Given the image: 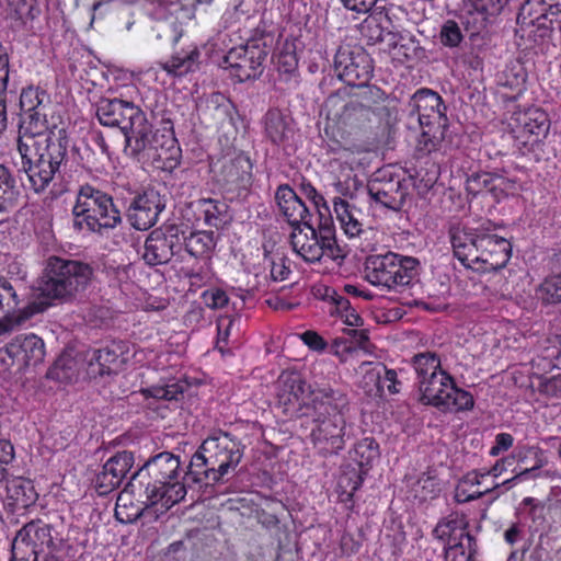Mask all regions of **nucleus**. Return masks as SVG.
Returning a JSON list of instances; mask_svg holds the SVG:
<instances>
[{
    "label": "nucleus",
    "mask_w": 561,
    "mask_h": 561,
    "mask_svg": "<svg viewBox=\"0 0 561 561\" xmlns=\"http://www.w3.org/2000/svg\"><path fill=\"white\" fill-rule=\"evenodd\" d=\"M188 209L194 216L197 225L203 224L207 227L222 228L230 220L229 206L222 199L199 198L188 205Z\"/></svg>",
    "instance_id": "33"
},
{
    "label": "nucleus",
    "mask_w": 561,
    "mask_h": 561,
    "mask_svg": "<svg viewBox=\"0 0 561 561\" xmlns=\"http://www.w3.org/2000/svg\"><path fill=\"white\" fill-rule=\"evenodd\" d=\"M510 0H468L454 18L445 20L439 28V44L448 49L461 48L486 16H497Z\"/></svg>",
    "instance_id": "11"
},
{
    "label": "nucleus",
    "mask_w": 561,
    "mask_h": 561,
    "mask_svg": "<svg viewBox=\"0 0 561 561\" xmlns=\"http://www.w3.org/2000/svg\"><path fill=\"white\" fill-rule=\"evenodd\" d=\"M367 473V471L358 467H353L352 465H347L343 468L336 486L340 502L353 505L354 494L363 485Z\"/></svg>",
    "instance_id": "40"
},
{
    "label": "nucleus",
    "mask_w": 561,
    "mask_h": 561,
    "mask_svg": "<svg viewBox=\"0 0 561 561\" xmlns=\"http://www.w3.org/2000/svg\"><path fill=\"white\" fill-rule=\"evenodd\" d=\"M324 107L327 119L323 139L328 151L333 153L353 152L354 140L373 128L380 113L359 102H346L339 95H330Z\"/></svg>",
    "instance_id": "5"
},
{
    "label": "nucleus",
    "mask_w": 561,
    "mask_h": 561,
    "mask_svg": "<svg viewBox=\"0 0 561 561\" xmlns=\"http://www.w3.org/2000/svg\"><path fill=\"white\" fill-rule=\"evenodd\" d=\"M73 360L71 358L60 356L47 371V377L60 382H66L72 378Z\"/></svg>",
    "instance_id": "56"
},
{
    "label": "nucleus",
    "mask_w": 561,
    "mask_h": 561,
    "mask_svg": "<svg viewBox=\"0 0 561 561\" xmlns=\"http://www.w3.org/2000/svg\"><path fill=\"white\" fill-rule=\"evenodd\" d=\"M527 77L525 64L514 59L497 75L496 82L500 88L507 90L504 92L507 100H516L526 90Z\"/></svg>",
    "instance_id": "35"
},
{
    "label": "nucleus",
    "mask_w": 561,
    "mask_h": 561,
    "mask_svg": "<svg viewBox=\"0 0 561 561\" xmlns=\"http://www.w3.org/2000/svg\"><path fill=\"white\" fill-rule=\"evenodd\" d=\"M10 77V56L8 48L0 43V94H7Z\"/></svg>",
    "instance_id": "61"
},
{
    "label": "nucleus",
    "mask_w": 561,
    "mask_h": 561,
    "mask_svg": "<svg viewBox=\"0 0 561 561\" xmlns=\"http://www.w3.org/2000/svg\"><path fill=\"white\" fill-rule=\"evenodd\" d=\"M165 203L161 194L154 188H147L138 193L127 209V219L137 230H148L158 220Z\"/></svg>",
    "instance_id": "27"
},
{
    "label": "nucleus",
    "mask_w": 561,
    "mask_h": 561,
    "mask_svg": "<svg viewBox=\"0 0 561 561\" xmlns=\"http://www.w3.org/2000/svg\"><path fill=\"white\" fill-rule=\"evenodd\" d=\"M331 386L311 388L297 371H283L276 383L277 405L288 417H306L313 411L317 392L333 391Z\"/></svg>",
    "instance_id": "15"
},
{
    "label": "nucleus",
    "mask_w": 561,
    "mask_h": 561,
    "mask_svg": "<svg viewBox=\"0 0 561 561\" xmlns=\"http://www.w3.org/2000/svg\"><path fill=\"white\" fill-rule=\"evenodd\" d=\"M68 147V131L56 126L44 133L43 137L19 135L18 138V151L22 158V165L53 169V172H58L66 159Z\"/></svg>",
    "instance_id": "12"
},
{
    "label": "nucleus",
    "mask_w": 561,
    "mask_h": 561,
    "mask_svg": "<svg viewBox=\"0 0 561 561\" xmlns=\"http://www.w3.org/2000/svg\"><path fill=\"white\" fill-rule=\"evenodd\" d=\"M127 353L124 342H112L105 347L93 351L89 368L92 374L101 377L117 375L128 360Z\"/></svg>",
    "instance_id": "32"
},
{
    "label": "nucleus",
    "mask_w": 561,
    "mask_h": 561,
    "mask_svg": "<svg viewBox=\"0 0 561 561\" xmlns=\"http://www.w3.org/2000/svg\"><path fill=\"white\" fill-rule=\"evenodd\" d=\"M289 240L294 252L307 263L344 257L329 207H324L322 213L319 210L316 221L294 228Z\"/></svg>",
    "instance_id": "6"
},
{
    "label": "nucleus",
    "mask_w": 561,
    "mask_h": 561,
    "mask_svg": "<svg viewBox=\"0 0 561 561\" xmlns=\"http://www.w3.org/2000/svg\"><path fill=\"white\" fill-rule=\"evenodd\" d=\"M197 260H209L216 248V239L213 231L197 230L182 239V247Z\"/></svg>",
    "instance_id": "42"
},
{
    "label": "nucleus",
    "mask_w": 561,
    "mask_h": 561,
    "mask_svg": "<svg viewBox=\"0 0 561 561\" xmlns=\"http://www.w3.org/2000/svg\"><path fill=\"white\" fill-rule=\"evenodd\" d=\"M7 505L12 511L25 510L37 500V493L30 479L13 477L5 483Z\"/></svg>",
    "instance_id": "38"
},
{
    "label": "nucleus",
    "mask_w": 561,
    "mask_h": 561,
    "mask_svg": "<svg viewBox=\"0 0 561 561\" xmlns=\"http://www.w3.org/2000/svg\"><path fill=\"white\" fill-rule=\"evenodd\" d=\"M144 111L133 102L121 99H102L96 107L101 125L117 127L125 136L126 147L131 146L134 135H144Z\"/></svg>",
    "instance_id": "17"
},
{
    "label": "nucleus",
    "mask_w": 561,
    "mask_h": 561,
    "mask_svg": "<svg viewBox=\"0 0 561 561\" xmlns=\"http://www.w3.org/2000/svg\"><path fill=\"white\" fill-rule=\"evenodd\" d=\"M442 105V96L426 88L419 89L409 101L410 115L416 116L422 128L416 147L420 152L431 153L440 147L447 121Z\"/></svg>",
    "instance_id": "13"
},
{
    "label": "nucleus",
    "mask_w": 561,
    "mask_h": 561,
    "mask_svg": "<svg viewBox=\"0 0 561 561\" xmlns=\"http://www.w3.org/2000/svg\"><path fill=\"white\" fill-rule=\"evenodd\" d=\"M368 376L371 379H376L378 388H387L391 394L400 391V381L398 380V375L394 369H388L386 366H380L379 369L370 373Z\"/></svg>",
    "instance_id": "55"
},
{
    "label": "nucleus",
    "mask_w": 561,
    "mask_h": 561,
    "mask_svg": "<svg viewBox=\"0 0 561 561\" xmlns=\"http://www.w3.org/2000/svg\"><path fill=\"white\" fill-rule=\"evenodd\" d=\"M538 391L547 397L561 398V374L541 379Z\"/></svg>",
    "instance_id": "63"
},
{
    "label": "nucleus",
    "mask_w": 561,
    "mask_h": 561,
    "mask_svg": "<svg viewBox=\"0 0 561 561\" xmlns=\"http://www.w3.org/2000/svg\"><path fill=\"white\" fill-rule=\"evenodd\" d=\"M39 12L36 0H20L11 14V27L16 32L32 33Z\"/></svg>",
    "instance_id": "47"
},
{
    "label": "nucleus",
    "mask_w": 561,
    "mask_h": 561,
    "mask_svg": "<svg viewBox=\"0 0 561 561\" xmlns=\"http://www.w3.org/2000/svg\"><path fill=\"white\" fill-rule=\"evenodd\" d=\"M144 135L135 134L131 146H128L133 154L149 149L156 151L154 157L164 160L176 158L180 147L175 138L173 123L169 118H162L160 127L152 131V126L147 117H144Z\"/></svg>",
    "instance_id": "23"
},
{
    "label": "nucleus",
    "mask_w": 561,
    "mask_h": 561,
    "mask_svg": "<svg viewBox=\"0 0 561 561\" xmlns=\"http://www.w3.org/2000/svg\"><path fill=\"white\" fill-rule=\"evenodd\" d=\"M385 28L376 15L366 16L358 25L359 39L368 46L383 41Z\"/></svg>",
    "instance_id": "51"
},
{
    "label": "nucleus",
    "mask_w": 561,
    "mask_h": 561,
    "mask_svg": "<svg viewBox=\"0 0 561 561\" xmlns=\"http://www.w3.org/2000/svg\"><path fill=\"white\" fill-rule=\"evenodd\" d=\"M417 387L420 401L442 412H465L474 407V398L471 392L459 388L454 377L446 370L421 381Z\"/></svg>",
    "instance_id": "14"
},
{
    "label": "nucleus",
    "mask_w": 561,
    "mask_h": 561,
    "mask_svg": "<svg viewBox=\"0 0 561 561\" xmlns=\"http://www.w3.org/2000/svg\"><path fill=\"white\" fill-rule=\"evenodd\" d=\"M333 208L344 233L348 238L359 237L364 232V224L358 219L359 210L350 205L348 202L335 197Z\"/></svg>",
    "instance_id": "43"
},
{
    "label": "nucleus",
    "mask_w": 561,
    "mask_h": 561,
    "mask_svg": "<svg viewBox=\"0 0 561 561\" xmlns=\"http://www.w3.org/2000/svg\"><path fill=\"white\" fill-rule=\"evenodd\" d=\"M494 18L486 16V19H483L480 28L474 30L461 47L460 61L470 70L482 72L484 69V60L491 49L489 26Z\"/></svg>",
    "instance_id": "28"
},
{
    "label": "nucleus",
    "mask_w": 561,
    "mask_h": 561,
    "mask_svg": "<svg viewBox=\"0 0 561 561\" xmlns=\"http://www.w3.org/2000/svg\"><path fill=\"white\" fill-rule=\"evenodd\" d=\"M409 180L397 173L391 165L378 169L368 181L367 191L371 201L380 206L399 211L409 196Z\"/></svg>",
    "instance_id": "19"
},
{
    "label": "nucleus",
    "mask_w": 561,
    "mask_h": 561,
    "mask_svg": "<svg viewBox=\"0 0 561 561\" xmlns=\"http://www.w3.org/2000/svg\"><path fill=\"white\" fill-rule=\"evenodd\" d=\"M135 458L131 451H118L106 460L96 474L95 489L100 495H106L117 489L133 468Z\"/></svg>",
    "instance_id": "29"
},
{
    "label": "nucleus",
    "mask_w": 561,
    "mask_h": 561,
    "mask_svg": "<svg viewBox=\"0 0 561 561\" xmlns=\"http://www.w3.org/2000/svg\"><path fill=\"white\" fill-rule=\"evenodd\" d=\"M541 357L553 368L561 369V339L542 350Z\"/></svg>",
    "instance_id": "64"
},
{
    "label": "nucleus",
    "mask_w": 561,
    "mask_h": 561,
    "mask_svg": "<svg viewBox=\"0 0 561 561\" xmlns=\"http://www.w3.org/2000/svg\"><path fill=\"white\" fill-rule=\"evenodd\" d=\"M183 230L175 224H163L146 238L142 259L149 266L169 263L182 249Z\"/></svg>",
    "instance_id": "24"
},
{
    "label": "nucleus",
    "mask_w": 561,
    "mask_h": 561,
    "mask_svg": "<svg viewBox=\"0 0 561 561\" xmlns=\"http://www.w3.org/2000/svg\"><path fill=\"white\" fill-rule=\"evenodd\" d=\"M71 214L72 227L79 231L100 232L122 221L113 197L91 184L80 186Z\"/></svg>",
    "instance_id": "8"
},
{
    "label": "nucleus",
    "mask_w": 561,
    "mask_h": 561,
    "mask_svg": "<svg viewBox=\"0 0 561 561\" xmlns=\"http://www.w3.org/2000/svg\"><path fill=\"white\" fill-rule=\"evenodd\" d=\"M276 68L280 75H294L298 69L296 54L294 51H280L276 58Z\"/></svg>",
    "instance_id": "60"
},
{
    "label": "nucleus",
    "mask_w": 561,
    "mask_h": 561,
    "mask_svg": "<svg viewBox=\"0 0 561 561\" xmlns=\"http://www.w3.org/2000/svg\"><path fill=\"white\" fill-rule=\"evenodd\" d=\"M275 199L280 214L293 229L316 221L310 208L288 184H282L277 187Z\"/></svg>",
    "instance_id": "31"
},
{
    "label": "nucleus",
    "mask_w": 561,
    "mask_h": 561,
    "mask_svg": "<svg viewBox=\"0 0 561 561\" xmlns=\"http://www.w3.org/2000/svg\"><path fill=\"white\" fill-rule=\"evenodd\" d=\"M93 276L94 270L87 262L50 255L38 277L36 298L21 307L23 299L15 286L0 275V336L45 312L56 301L71 300L89 287Z\"/></svg>",
    "instance_id": "1"
},
{
    "label": "nucleus",
    "mask_w": 561,
    "mask_h": 561,
    "mask_svg": "<svg viewBox=\"0 0 561 561\" xmlns=\"http://www.w3.org/2000/svg\"><path fill=\"white\" fill-rule=\"evenodd\" d=\"M201 445L208 457V463L214 466L220 479L241 461V444L229 433L219 431L204 439Z\"/></svg>",
    "instance_id": "26"
},
{
    "label": "nucleus",
    "mask_w": 561,
    "mask_h": 561,
    "mask_svg": "<svg viewBox=\"0 0 561 561\" xmlns=\"http://www.w3.org/2000/svg\"><path fill=\"white\" fill-rule=\"evenodd\" d=\"M515 122L513 133L519 152L534 161L545 159V139L550 130L547 112L539 107H531L518 113Z\"/></svg>",
    "instance_id": "16"
},
{
    "label": "nucleus",
    "mask_w": 561,
    "mask_h": 561,
    "mask_svg": "<svg viewBox=\"0 0 561 561\" xmlns=\"http://www.w3.org/2000/svg\"><path fill=\"white\" fill-rule=\"evenodd\" d=\"M199 56L201 53L198 48L193 47L188 51H182L173 55L162 65V68L172 76H183L197 68Z\"/></svg>",
    "instance_id": "49"
},
{
    "label": "nucleus",
    "mask_w": 561,
    "mask_h": 561,
    "mask_svg": "<svg viewBox=\"0 0 561 561\" xmlns=\"http://www.w3.org/2000/svg\"><path fill=\"white\" fill-rule=\"evenodd\" d=\"M556 273L547 277L538 287L536 296L545 304L561 301V250L554 254Z\"/></svg>",
    "instance_id": "48"
},
{
    "label": "nucleus",
    "mask_w": 561,
    "mask_h": 561,
    "mask_svg": "<svg viewBox=\"0 0 561 561\" xmlns=\"http://www.w3.org/2000/svg\"><path fill=\"white\" fill-rule=\"evenodd\" d=\"M333 65L339 79L350 87H366L373 78V59L363 47L340 46Z\"/></svg>",
    "instance_id": "22"
},
{
    "label": "nucleus",
    "mask_w": 561,
    "mask_h": 561,
    "mask_svg": "<svg viewBox=\"0 0 561 561\" xmlns=\"http://www.w3.org/2000/svg\"><path fill=\"white\" fill-rule=\"evenodd\" d=\"M51 105L50 94L41 85L28 84L20 93V108L25 118L20 125L19 135L43 137L49 131L47 110Z\"/></svg>",
    "instance_id": "21"
},
{
    "label": "nucleus",
    "mask_w": 561,
    "mask_h": 561,
    "mask_svg": "<svg viewBox=\"0 0 561 561\" xmlns=\"http://www.w3.org/2000/svg\"><path fill=\"white\" fill-rule=\"evenodd\" d=\"M348 398L340 389L317 392L308 435L314 453L321 458L339 456L352 437L353 424L347 421Z\"/></svg>",
    "instance_id": "4"
},
{
    "label": "nucleus",
    "mask_w": 561,
    "mask_h": 561,
    "mask_svg": "<svg viewBox=\"0 0 561 561\" xmlns=\"http://www.w3.org/2000/svg\"><path fill=\"white\" fill-rule=\"evenodd\" d=\"M419 267L417 259L388 251L366 257L365 277L381 290L403 293L413 286Z\"/></svg>",
    "instance_id": "7"
},
{
    "label": "nucleus",
    "mask_w": 561,
    "mask_h": 561,
    "mask_svg": "<svg viewBox=\"0 0 561 561\" xmlns=\"http://www.w3.org/2000/svg\"><path fill=\"white\" fill-rule=\"evenodd\" d=\"M183 479L184 482L186 480H192L193 482L201 484H209L210 482L215 483L221 480L220 477H217V471L214 466L208 463V457L206 453L203 451L202 445L192 456Z\"/></svg>",
    "instance_id": "41"
},
{
    "label": "nucleus",
    "mask_w": 561,
    "mask_h": 561,
    "mask_svg": "<svg viewBox=\"0 0 561 561\" xmlns=\"http://www.w3.org/2000/svg\"><path fill=\"white\" fill-rule=\"evenodd\" d=\"M468 527L467 515L454 511L437 523L433 529V536L446 542L449 547L465 542L466 537H473L468 530Z\"/></svg>",
    "instance_id": "34"
},
{
    "label": "nucleus",
    "mask_w": 561,
    "mask_h": 561,
    "mask_svg": "<svg viewBox=\"0 0 561 561\" xmlns=\"http://www.w3.org/2000/svg\"><path fill=\"white\" fill-rule=\"evenodd\" d=\"M300 340L309 350L322 353L328 347V342L317 331L307 330L299 335Z\"/></svg>",
    "instance_id": "62"
},
{
    "label": "nucleus",
    "mask_w": 561,
    "mask_h": 561,
    "mask_svg": "<svg viewBox=\"0 0 561 561\" xmlns=\"http://www.w3.org/2000/svg\"><path fill=\"white\" fill-rule=\"evenodd\" d=\"M180 457L169 451H162L151 457L139 468L126 484L123 493L133 496H145L148 506L161 505L168 511L173 505L184 500L186 495V482L180 481ZM125 495L119 494L116 501L115 517L123 524L133 523L139 515L127 513L124 503Z\"/></svg>",
    "instance_id": "2"
},
{
    "label": "nucleus",
    "mask_w": 561,
    "mask_h": 561,
    "mask_svg": "<svg viewBox=\"0 0 561 561\" xmlns=\"http://www.w3.org/2000/svg\"><path fill=\"white\" fill-rule=\"evenodd\" d=\"M504 179L490 172H474L466 180V191L469 195L478 196L492 194L497 197V190L503 184Z\"/></svg>",
    "instance_id": "45"
},
{
    "label": "nucleus",
    "mask_w": 561,
    "mask_h": 561,
    "mask_svg": "<svg viewBox=\"0 0 561 561\" xmlns=\"http://www.w3.org/2000/svg\"><path fill=\"white\" fill-rule=\"evenodd\" d=\"M516 467L512 470L516 477L526 476L543 466L542 450L538 446L518 444L510 455Z\"/></svg>",
    "instance_id": "39"
},
{
    "label": "nucleus",
    "mask_w": 561,
    "mask_h": 561,
    "mask_svg": "<svg viewBox=\"0 0 561 561\" xmlns=\"http://www.w3.org/2000/svg\"><path fill=\"white\" fill-rule=\"evenodd\" d=\"M293 119L282 110L270 108L263 116L265 137L276 146L285 144L293 136Z\"/></svg>",
    "instance_id": "37"
},
{
    "label": "nucleus",
    "mask_w": 561,
    "mask_h": 561,
    "mask_svg": "<svg viewBox=\"0 0 561 561\" xmlns=\"http://www.w3.org/2000/svg\"><path fill=\"white\" fill-rule=\"evenodd\" d=\"M273 41V32L268 30L267 23L261 20L244 44L230 48L226 54L224 64L227 65L230 75L239 82L259 78L264 71V62Z\"/></svg>",
    "instance_id": "9"
},
{
    "label": "nucleus",
    "mask_w": 561,
    "mask_h": 561,
    "mask_svg": "<svg viewBox=\"0 0 561 561\" xmlns=\"http://www.w3.org/2000/svg\"><path fill=\"white\" fill-rule=\"evenodd\" d=\"M516 22V35L530 42L529 47L543 45L556 32L561 34V0H523Z\"/></svg>",
    "instance_id": "10"
},
{
    "label": "nucleus",
    "mask_w": 561,
    "mask_h": 561,
    "mask_svg": "<svg viewBox=\"0 0 561 561\" xmlns=\"http://www.w3.org/2000/svg\"><path fill=\"white\" fill-rule=\"evenodd\" d=\"M316 299L327 304L328 312L332 317H336L350 327H362L364 324L363 318L359 316L351 301L334 287L317 284L311 289Z\"/></svg>",
    "instance_id": "30"
},
{
    "label": "nucleus",
    "mask_w": 561,
    "mask_h": 561,
    "mask_svg": "<svg viewBox=\"0 0 561 561\" xmlns=\"http://www.w3.org/2000/svg\"><path fill=\"white\" fill-rule=\"evenodd\" d=\"M380 456L379 444L374 437H364L357 440L350 450V458L358 468L369 471L374 461Z\"/></svg>",
    "instance_id": "46"
},
{
    "label": "nucleus",
    "mask_w": 561,
    "mask_h": 561,
    "mask_svg": "<svg viewBox=\"0 0 561 561\" xmlns=\"http://www.w3.org/2000/svg\"><path fill=\"white\" fill-rule=\"evenodd\" d=\"M45 343L34 333L18 334L0 350V360L16 373L30 366H36L44 360Z\"/></svg>",
    "instance_id": "25"
},
{
    "label": "nucleus",
    "mask_w": 561,
    "mask_h": 561,
    "mask_svg": "<svg viewBox=\"0 0 561 561\" xmlns=\"http://www.w3.org/2000/svg\"><path fill=\"white\" fill-rule=\"evenodd\" d=\"M499 227L484 220L478 227H457L450 231L455 257L467 268L480 273L499 271L512 256V243L497 233Z\"/></svg>",
    "instance_id": "3"
},
{
    "label": "nucleus",
    "mask_w": 561,
    "mask_h": 561,
    "mask_svg": "<svg viewBox=\"0 0 561 561\" xmlns=\"http://www.w3.org/2000/svg\"><path fill=\"white\" fill-rule=\"evenodd\" d=\"M476 553V538L466 537L465 542L449 546L445 551V561H471Z\"/></svg>",
    "instance_id": "52"
},
{
    "label": "nucleus",
    "mask_w": 561,
    "mask_h": 561,
    "mask_svg": "<svg viewBox=\"0 0 561 561\" xmlns=\"http://www.w3.org/2000/svg\"><path fill=\"white\" fill-rule=\"evenodd\" d=\"M202 300L211 310L222 309L230 301L227 291L220 287H210L203 291Z\"/></svg>",
    "instance_id": "57"
},
{
    "label": "nucleus",
    "mask_w": 561,
    "mask_h": 561,
    "mask_svg": "<svg viewBox=\"0 0 561 561\" xmlns=\"http://www.w3.org/2000/svg\"><path fill=\"white\" fill-rule=\"evenodd\" d=\"M485 478L481 468L468 471L460 478L456 485L455 501L457 503H468L482 497L499 486L497 483L491 486H483Z\"/></svg>",
    "instance_id": "36"
},
{
    "label": "nucleus",
    "mask_w": 561,
    "mask_h": 561,
    "mask_svg": "<svg viewBox=\"0 0 561 561\" xmlns=\"http://www.w3.org/2000/svg\"><path fill=\"white\" fill-rule=\"evenodd\" d=\"M53 530V526L42 519L26 523L13 539L12 557L15 561H37L43 553L57 546Z\"/></svg>",
    "instance_id": "20"
},
{
    "label": "nucleus",
    "mask_w": 561,
    "mask_h": 561,
    "mask_svg": "<svg viewBox=\"0 0 561 561\" xmlns=\"http://www.w3.org/2000/svg\"><path fill=\"white\" fill-rule=\"evenodd\" d=\"M252 170L253 163L244 152L225 154L210 163V171L217 185L224 192L238 196L251 187Z\"/></svg>",
    "instance_id": "18"
},
{
    "label": "nucleus",
    "mask_w": 561,
    "mask_h": 561,
    "mask_svg": "<svg viewBox=\"0 0 561 561\" xmlns=\"http://www.w3.org/2000/svg\"><path fill=\"white\" fill-rule=\"evenodd\" d=\"M412 365L416 373L417 385L444 370L440 365V358L432 352L414 355Z\"/></svg>",
    "instance_id": "50"
},
{
    "label": "nucleus",
    "mask_w": 561,
    "mask_h": 561,
    "mask_svg": "<svg viewBox=\"0 0 561 561\" xmlns=\"http://www.w3.org/2000/svg\"><path fill=\"white\" fill-rule=\"evenodd\" d=\"M145 398H153L158 400L172 401L179 400L183 396V389L178 383L165 386H151L141 390Z\"/></svg>",
    "instance_id": "54"
},
{
    "label": "nucleus",
    "mask_w": 561,
    "mask_h": 561,
    "mask_svg": "<svg viewBox=\"0 0 561 561\" xmlns=\"http://www.w3.org/2000/svg\"><path fill=\"white\" fill-rule=\"evenodd\" d=\"M22 168L28 178L31 188L35 193L44 192L56 174V172H53V169H37L27 165H22Z\"/></svg>",
    "instance_id": "53"
},
{
    "label": "nucleus",
    "mask_w": 561,
    "mask_h": 561,
    "mask_svg": "<svg viewBox=\"0 0 561 561\" xmlns=\"http://www.w3.org/2000/svg\"><path fill=\"white\" fill-rule=\"evenodd\" d=\"M37 561H77L76 549L71 545L60 542L43 553Z\"/></svg>",
    "instance_id": "58"
},
{
    "label": "nucleus",
    "mask_w": 561,
    "mask_h": 561,
    "mask_svg": "<svg viewBox=\"0 0 561 561\" xmlns=\"http://www.w3.org/2000/svg\"><path fill=\"white\" fill-rule=\"evenodd\" d=\"M21 190L9 168L0 164V214L12 211L19 205Z\"/></svg>",
    "instance_id": "44"
},
{
    "label": "nucleus",
    "mask_w": 561,
    "mask_h": 561,
    "mask_svg": "<svg viewBox=\"0 0 561 561\" xmlns=\"http://www.w3.org/2000/svg\"><path fill=\"white\" fill-rule=\"evenodd\" d=\"M430 167L423 173V170L416 171L414 185L420 192H426L434 186L438 180L439 168L436 163H428Z\"/></svg>",
    "instance_id": "59"
}]
</instances>
